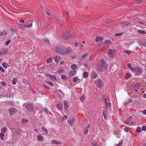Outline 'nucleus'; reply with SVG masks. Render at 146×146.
<instances>
[{
    "mask_svg": "<svg viewBox=\"0 0 146 146\" xmlns=\"http://www.w3.org/2000/svg\"><path fill=\"white\" fill-rule=\"evenodd\" d=\"M55 51L58 53L66 54L71 53L72 50L69 47L66 48L64 46L60 45L57 46L55 48Z\"/></svg>",
    "mask_w": 146,
    "mask_h": 146,
    "instance_id": "1",
    "label": "nucleus"
},
{
    "mask_svg": "<svg viewBox=\"0 0 146 146\" xmlns=\"http://www.w3.org/2000/svg\"><path fill=\"white\" fill-rule=\"evenodd\" d=\"M100 61V62L98 64L96 69L99 72H102L107 69L108 65L104 59H101Z\"/></svg>",
    "mask_w": 146,
    "mask_h": 146,
    "instance_id": "2",
    "label": "nucleus"
},
{
    "mask_svg": "<svg viewBox=\"0 0 146 146\" xmlns=\"http://www.w3.org/2000/svg\"><path fill=\"white\" fill-rule=\"evenodd\" d=\"M95 84H96V86L99 88H101L103 86V82L100 79H98L96 80Z\"/></svg>",
    "mask_w": 146,
    "mask_h": 146,
    "instance_id": "3",
    "label": "nucleus"
},
{
    "mask_svg": "<svg viewBox=\"0 0 146 146\" xmlns=\"http://www.w3.org/2000/svg\"><path fill=\"white\" fill-rule=\"evenodd\" d=\"M133 72H134L136 75L138 76L142 73L143 70L140 68L137 67L135 68L134 71H133Z\"/></svg>",
    "mask_w": 146,
    "mask_h": 146,
    "instance_id": "4",
    "label": "nucleus"
},
{
    "mask_svg": "<svg viewBox=\"0 0 146 146\" xmlns=\"http://www.w3.org/2000/svg\"><path fill=\"white\" fill-rule=\"evenodd\" d=\"M9 112L10 115H12L15 113L17 112V110L15 108L12 107L9 108Z\"/></svg>",
    "mask_w": 146,
    "mask_h": 146,
    "instance_id": "5",
    "label": "nucleus"
},
{
    "mask_svg": "<svg viewBox=\"0 0 146 146\" xmlns=\"http://www.w3.org/2000/svg\"><path fill=\"white\" fill-rule=\"evenodd\" d=\"M26 108L29 112L33 111V108L32 105L30 104H28L26 106Z\"/></svg>",
    "mask_w": 146,
    "mask_h": 146,
    "instance_id": "6",
    "label": "nucleus"
},
{
    "mask_svg": "<svg viewBox=\"0 0 146 146\" xmlns=\"http://www.w3.org/2000/svg\"><path fill=\"white\" fill-rule=\"evenodd\" d=\"M71 33H65L63 35V36H62L64 40H67L71 36Z\"/></svg>",
    "mask_w": 146,
    "mask_h": 146,
    "instance_id": "7",
    "label": "nucleus"
},
{
    "mask_svg": "<svg viewBox=\"0 0 146 146\" xmlns=\"http://www.w3.org/2000/svg\"><path fill=\"white\" fill-rule=\"evenodd\" d=\"M74 118H72V120L68 119L67 121L68 123L71 126H72L74 124L75 122Z\"/></svg>",
    "mask_w": 146,
    "mask_h": 146,
    "instance_id": "8",
    "label": "nucleus"
},
{
    "mask_svg": "<svg viewBox=\"0 0 146 146\" xmlns=\"http://www.w3.org/2000/svg\"><path fill=\"white\" fill-rule=\"evenodd\" d=\"M115 50L111 49H110L108 50V53L109 55L111 57H113L114 55Z\"/></svg>",
    "mask_w": 146,
    "mask_h": 146,
    "instance_id": "9",
    "label": "nucleus"
},
{
    "mask_svg": "<svg viewBox=\"0 0 146 146\" xmlns=\"http://www.w3.org/2000/svg\"><path fill=\"white\" fill-rule=\"evenodd\" d=\"M44 140V137L41 135H39L37 137V140L39 142H42Z\"/></svg>",
    "mask_w": 146,
    "mask_h": 146,
    "instance_id": "10",
    "label": "nucleus"
},
{
    "mask_svg": "<svg viewBox=\"0 0 146 146\" xmlns=\"http://www.w3.org/2000/svg\"><path fill=\"white\" fill-rule=\"evenodd\" d=\"M42 132L44 133V134L47 135L48 134V131L47 129L44 127H42Z\"/></svg>",
    "mask_w": 146,
    "mask_h": 146,
    "instance_id": "11",
    "label": "nucleus"
},
{
    "mask_svg": "<svg viewBox=\"0 0 146 146\" xmlns=\"http://www.w3.org/2000/svg\"><path fill=\"white\" fill-rule=\"evenodd\" d=\"M131 25L130 23H124L120 24H119V25H120L122 27H127L128 26H129V25Z\"/></svg>",
    "mask_w": 146,
    "mask_h": 146,
    "instance_id": "12",
    "label": "nucleus"
},
{
    "mask_svg": "<svg viewBox=\"0 0 146 146\" xmlns=\"http://www.w3.org/2000/svg\"><path fill=\"white\" fill-rule=\"evenodd\" d=\"M90 127V126L89 125L88 126L86 127L84 129L83 132L85 135L88 132V129Z\"/></svg>",
    "mask_w": 146,
    "mask_h": 146,
    "instance_id": "13",
    "label": "nucleus"
},
{
    "mask_svg": "<svg viewBox=\"0 0 146 146\" xmlns=\"http://www.w3.org/2000/svg\"><path fill=\"white\" fill-rule=\"evenodd\" d=\"M64 109L66 111L67 110L68 108V103L66 101L64 102Z\"/></svg>",
    "mask_w": 146,
    "mask_h": 146,
    "instance_id": "14",
    "label": "nucleus"
},
{
    "mask_svg": "<svg viewBox=\"0 0 146 146\" xmlns=\"http://www.w3.org/2000/svg\"><path fill=\"white\" fill-rule=\"evenodd\" d=\"M52 144H60L61 143V142L60 141H56L55 140H52L51 141Z\"/></svg>",
    "mask_w": 146,
    "mask_h": 146,
    "instance_id": "15",
    "label": "nucleus"
},
{
    "mask_svg": "<svg viewBox=\"0 0 146 146\" xmlns=\"http://www.w3.org/2000/svg\"><path fill=\"white\" fill-rule=\"evenodd\" d=\"M54 60L56 62H58L60 60V57L58 56H56L54 57Z\"/></svg>",
    "mask_w": 146,
    "mask_h": 146,
    "instance_id": "16",
    "label": "nucleus"
},
{
    "mask_svg": "<svg viewBox=\"0 0 146 146\" xmlns=\"http://www.w3.org/2000/svg\"><path fill=\"white\" fill-rule=\"evenodd\" d=\"M127 67L130 69L133 72L134 71V68L132 67L131 66V64L130 63L128 64L127 65Z\"/></svg>",
    "mask_w": 146,
    "mask_h": 146,
    "instance_id": "17",
    "label": "nucleus"
},
{
    "mask_svg": "<svg viewBox=\"0 0 146 146\" xmlns=\"http://www.w3.org/2000/svg\"><path fill=\"white\" fill-rule=\"evenodd\" d=\"M107 114V111L106 110H103V115L104 117V118L105 119H107V116L106 115Z\"/></svg>",
    "mask_w": 146,
    "mask_h": 146,
    "instance_id": "18",
    "label": "nucleus"
},
{
    "mask_svg": "<svg viewBox=\"0 0 146 146\" xmlns=\"http://www.w3.org/2000/svg\"><path fill=\"white\" fill-rule=\"evenodd\" d=\"M76 73L75 70H73V71H70L69 74V76H73Z\"/></svg>",
    "mask_w": 146,
    "mask_h": 146,
    "instance_id": "19",
    "label": "nucleus"
},
{
    "mask_svg": "<svg viewBox=\"0 0 146 146\" xmlns=\"http://www.w3.org/2000/svg\"><path fill=\"white\" fill-rule=\"evenodd\" d=\"M92 79H95L98 77V75L95 72L92 73Z\"/></svg>",
    "mask_w": 146,
    "mask_h": 146,
    "instance_id": "20",
    "label": "nucleus"
},
{
    "mask_svg": "<svg viewBox=\"0 0 146 146\" xmlns=\"http://www.w3.org/2000/svg\"><path fill=\"white\" fill-rule=\"evenodd\" d=\"M103 40L102 37L100 36H97L95 38V40L96 42H98L99 41L102 40Z\"/></svg>",
    "mask_w": 146,
    "mask_h": 146,
    "instance_id": "21",
    "label": "nucleus"
},
{
    "mask_svg": "<svg viewBox=\"0 0 146 146\" xmlns=\"http://www.w3.org/2000/svg\"><path fill=\"white\" fill-rule=\"evenodd\" d=\"M1 54H6L8 52V50L7 49H6L5 50H1Z\"/></svg>",
    "mask_w": 146,
    "mask_h": 146,
    "instance_id": "22",
    "label": "nucleus"
},
{
    "mask_svg": "<svg viewBox=\"0 0 146 146\" xmlns=\"http://www.w3.org/2000/svg\"><path fill=\"white\" fill-rule=\"evenodd\" d=\"M33 26L32 23H31L30 25H25L23 26L24 28H30L32 27Z\"/></svg>",
    "mask_w": 146,
    "mask_h": 146,
    "instance_id": "23",
    "label": "nucleus"
},
{
    "mask_svg": "<svg viewBox=\"0 0 146 146\" xmlns=\"http://www.w3.org/2000/svg\"><path fill=\"white\" fill-rule=\"evenodd\" d=\"M57 106L58 108V109L60 110H61L62 109V105L61 104H58L57 105Z\"/></svg>",
    "mask_w": 146,
    "mask_h": 146,
    "instance_id": "24",
    "label": "nucleus"
},
{
    "mask_svg": "<svg viewBox=\"0 0 146 146\" xmlns=\"http://www.w3.org/2000/svg\"><path fill=\"white\" fill-rule=\"evenodd\" d=\"M77 67V66L76 64H73L71 66V68L73 70H75Z\"/></svg>",
    "mask_w": 146,
    "mask_h": 146,
    "instance_id": "25",
    "label": "nucleus"
},
{
    "mask_svg": "<svg viewBox=\"0 0 146 146\" xmlns=\"http://www.w3.org/2000/svg\"><path fill=\"white\" fill-rule=\"evenodd\" d=\"M7 128L6 127H4L3 128H2L1 129L2 133H5L7 130Z\"/></svg>",
    "mask_w": 146,
    "mask_h": 146,
    "instance_id": "26",
    "label": "nucleus"
},
{
    "mask_svg": "<svg viewBox=\"0 0 146 146\" xmlns=\"http://www.w3.org/2000/svg\"><path fill=\"white\" fill-rule=\"evenodd\" d=\"M7 34V32L6 31H4L3 32L0 31V37H2L4 35H6Z\"/></svg>",
    "mask_w": 146,
    "mask_h": 146,
    "instance_id": "27",
    "label": "nucleus"
},
{
    "mask_svg": "<svg viewBox=\"0 0 146 146\" xmlns=\"http://www.w3.org/2000/svg\"><path fill=\"white\" fill-rule=\"evenodd\" d=\"M137 32L141 34H145L146 33L145 31L144 30H138Z\"/></svg>",
    "mask_w": 146,
    "mask_h": 146,
    "instance_id": "28",
    "label": "nucleus"
},
{
    "mask_svg": "<svg viewBox=\"0 0 146 146\" xmlns=\"http://www.w3.org/2000/svg\"><path fill=\"white\" fill-rule=\"evenodd\" d=\"M17 81V79L16 78H13V80H12V83L13 84L15 85L16 84Z\"/></svg>",
    "mask_w": 146,
    "mask_h": 146,
    "instance_id": "29",
    "label": "nucleus"
},
{
    "mask_svg": "<svg viewBox=\"0 0 146 146\" xmlns=\"http://www.w3.org/2000/svg\"><path fill=\"white\" fill-rule=\"evenodd\" d=\"M88 76V74L87 72H84L83 73V77L84 78H86Z\"/></svg>",
    "mask_w": 146,
    "mask_h": 146,
    "instance_id": "30",
    "label": "nucleus"
},
{
    "mask_svg": "<svg viewBox=\"0 0 146 146\" xmlns=\"http://www.w3.org/2000/svg\"><path fill=\"white\" fill-rule=\"evenodd\" d=\"M2 65H3V66L5 68H7V64L6 62H3L2 63Z\"/></svg>",
    "mask_w": 146,
    "mask_h": 146,
    "instance_id": "31",
    "label": "nucleus"
},
{
    "mask_svg": "<svg viewBox=\"0 0 146 146\" xmlns=\"http://www.w3.org/2000/svg\"><path fill=\"white\" fill-rule=\"evenodd\" d=\"M4 133H0V138L2 140H4L3 137L4 136Z\"/></svg>",
    "mask_w": 146,
    "mask_h": 146,
    "instance_id": "32",
    "label": "nucleus"
},
{
    "mask_svg": "<svg viewBox=\"0 0 146 146\" xmlns=\"http://www.w3.org/2000/svg\"><path fill=\"white\" fill-rule=\"evenodd\" d=\"M92 146H98L95 141L94 140L92 141Z\"/></svg>",
    "mask_w": 146,
    "mask_h": 146,
    "instance_id": "33",
    "label": "nucleus"
},
{
    "mask_svg": "<svg viewBox=\"0 0 146 146\" xmlns=\"http://www.w3.org/2000/svg\"><path fill=\"white\" fill-rule=\"evenodd\" d=\"M44 112L46 113L47 114V115H49L48 114L49 112H48V109L47 108H44Z\"/></svg>",
    "mask_w": 146,
    "mask_h": 146,
    "instance_id": "34",
    "label": "nucleus"
},
{
    "mask_svg": "<svg viewBox=\"0 0 146 146\" xmlns=\"http://www.w3.org/2000/svg\"><path fill=\"white\" fill-rule=\"evenodd\" d=\"M50 78L51 79L53 80H56V76L54 75H51Z\"/></svg>",
    "mask_w": 146,
    "mask_h": 146,
    "instance_id": "35",
    "label": "nucleus"
},
{
    "mask_svg": "<svg viewBox=\"0 0 146 146\" xmlns=\"http://www.w3.org/2000/svg\"><path fill=\"white\" fill-rule=\"evenodd\" d=\"M135 1L136 3L138 4H141L143 1V0H135Z\"/></svg>",
    "mask_w": 146,
    "mask_h": 146,
    "instance_id": "36",
    "label": "nucleus"
},
{
    "mask_svg": "<svg viewBox=\"0 0 146 146\" xmlns=\"http://www.w3.org/2000/svg\"><path fill=\"white\" fill-rule=\"evenodd\" d=\"M68 119V117L66 115H64L63 117H62L61 121H63L66 120Z\"/></svg>",
    "mask_w": 146,
    "mask_h": 146,
    "instance_id": "37",
    "label": "nucleus"
},
{
    "mask_svg": "<svg viewBox=\"0 0 146 146\" xmlns=\"http://www.w3.org/2000/svg\"><path fill=\"white\" fill-rule=\"evenodd\" d=\"M131 76V74L129 73H127L125 76V78L126 79H128L129 77H130Z\"/></svg>",
    "mask_w": 146,
    "mask_h": 146,
    "instance_id": "38",
    "label": "nucleus"
},
{
    "mask_svg": "<svg viewBox=\"0 0 146 146\" xmlns=\"http://www.w3.org/2000/svg\"><path fill=\"white\" fill-rule=\"evenodd\" d=\"M84 98H85V96L84 95H83L82 96L80 97V100L82 102H83L84 101V100H85Z\"/></svg>",
    "mask_w": 146,
    "mask_h": 146,
    "instance_id": "39",
    "label": "nucleus"
},
{
    "mask_svg": "<svg viewBox=\"0 0 146 146\" xmlns=\"http://www.w3.org/2000/svg\"><path fill=\"white\" fill-rule=\"evenodd\" d=\"M136 132L137 133H140L141 131L140 127H138L136 130Z\"/></svg>",
    "mask_w": 146,
    "mask_h": 146,
    "instance_id": "40",
    "label": "nucleus"
},
{
    "mask_svg": "<svg viewBox=\"0 0 146 146\" xmlns=\"http://www.w3.org/2000/svg\"><path fill=\"white\" fill-rule=\"evenodd\" d=\"M88 55V54L87 53L84 54L83 55H82L81 57V58L82 59L84 58L87 56Z\"/></svg>",
    "mask_w": 146,
    "mask_h": 146,
    "instance_id": "41",
    "label": "nucleus"
},
{
    "mask_svg": "<svg viewBox=\"0 0 146 146\" xmlns=\"http://www.w3.org/2000/svg\"><path fill=\"white\" fill-rule=\"evenodd\" d=\"M111 104L110 102H108L106 105V108H111Z\"/></svg>",
    "mask_w": 146,
    "mask_h": 146,
    "instance_id": "42",
    "label": "nucleus"
},
{
    "mask_svg": "<svg viewBox=\"0 0 146 146\" xmlns=\"http://www.w3.org/2000/svg\"><path fill=\"white\" fill-rule=\"evenodd\" d=\"M52 58H49L46 60V62L48 63H50L52 61Z\"/></svg>",
    "mask_w": 146,
    "mask_h": 146,
    "instance_id": "43",
    "label": "nucleus"
},
{
    "mask_svg": "<svg viewBox=\"0 0 146 146\" xmlns=\"http://www.w3.org/2000/svg\"><path fill=\"white\" fill-rule=\"evenodd\" d=\"M78 80V77H75L73 78V81L74 82H77Z\"/></svg>",
    "mask_w": 146,
    "mask_h": 146,
    "instance_id": "44",
    "label": "nucleus"
},
{
    "mask_svg": "<svg viewBox=\"0 0 146 146\" xmlns=\"http://www.w3.org/2000/svg\"><path fill=\"white\" fill-rule=\"evenodd\" d=\"M56 19L57 20H58L59 21V23L61 24L62 22V21L61 20V19L59 18V17H57L56 18Z\"/></svg>",
    "mask_w": 146,
    "mask_h": 146,
    "instance_id": "45",
    "label": "nucleus"
},
{
    "mask_svg": "<svg viewBox=\"0 0 146 146\" xmlns=\"http://www.w3.org/2000/svg\"><path fill=\"white\" fill-rule=\"evenodd\" d=\"M0 70L2 73H4L5 72V70L4 69L2 66L0 67Z\"/></svg>",
    "mask_w": 146,
    "mask_h": 146,
    "instance_id": "46",
    "label": "nucleus"
},
{
    "mask_svg": "<svg viewBox=\"0 0 146 146\" xmlns=\"http://www.w3.org/2000/svg\"><path fill=\"white\" fill-rule=\"evenodd\" d=\"M22 122L23 123H26L28 122V120L27 119H23L22 120Z\"/></svg>",
    "mask_w": 146,
    "mask_h": 146,
    "instance_id": "47",
    "label": "nucleus"
},
{
    "mask_svg": "<svg viewBox=\"0 0 146 146\" xmlns=\"http://www.w3.org/2000/svg\"><path fill=\"white\" fill-rule=\"evenodd\" d=\"M129 128L128 127H125L124 128V130L126 132H127L129 131Z\"/></svg>",
    "mask_w": 146,
    "mask_h": 146,
    "instance_id": "48",
    "label": "nucleus"
},
{
    "mask_svg": "<svg viewBox=\"0 0 146 146\" xmlns=\"http://www.w3.org/2000/svg\"><path fill=\"white\" fill-rule=\"evenodd\" d=\"M19 132H17V133H13L12 137H15L16 136H17V135H18L19 134Z\"/></svg>",
    "mask_w": 146,
    "mask_h": 146,
    "instance_id": "49",
    "label": "nucleus"
},
{
    "mask_svg": "<svg viewBox=\"0 0 146 146\" xmlns=\"http://www.w3.org/2000/svg\"><path fill=\"white\" fill-rule=\"evenodd\" d=\"M44 42L47 44L49 43V41L47 38H44Z\"/></svg>",
    "mask_w": 146,
    "mask_h": 146,
    "instance_id": "50",
    "label": "nucleus"
},
{
    "mask_svg": "<svg viewBox=\"0 0 146 146\" xmlns=\"http://www.w3.org/2000/svg\"><path fill=\"white\" fill-rule=\"evenodd\" d=\"M61 78L62 79L64 80H66L67 79V78L66 77L65 75H62L61 76Z\"/></svg>",
    "mask_w": 146,
    "mask_h": 146,
    "instance_id": "51",
    "label": "nucleus"
},
{
    "mask_svg": "<svg viewBox=\"0 0 146 146\" xmlns=\"http://www.w3.org/2000/svg\"><path fill=\"white\" fill-rule=\"evenodd\" d=\"M10 42V40H7L5 42V44L6 45H8Z\"/></svg>",
    "mask_w": 146,
    "mask_h": 146,
    "instance_id": "52",
    "label": "nucleus"
},
{
    "mask_svg": "<svg viewBox=\"0 0 146 146\" xmlns=\"http://www.w3.org/2000/svg\"><path fill=\"white\" fill-rule=\"evenodd\" d=\"M122 34H123V32H121V33H116L115 34V36H119L121 35Z\"/></svg>",
    "mask_w": 146,
    "mask_h": 146,
    "instance_id": "53",
    "label": "nucleus"
},
{
    "mask_svg": "<svg viewBox=\"0 0 146 146\" xmlns=\"http://www.w3.org/2000/svg\"><path fill=\"white\" fill-rule=\"evenodd\" d=\"M47 83L50 86H52L53 84V83L50 81H48Z\"/></svg>",
    "mask_w": 146,
    "mask_h": 146,
    "instance_id": "54",
    "label": "nucleus"
},
{
    "mask_svg": "<svg viewBox=\"0 0 146 146\" xmlns=\"http://www.w3.org/2000/svg\"><path fill=\"white\" fill-rule=\"evenodd\" d=\"M133 119V117L132 116H130L127 119V121H129L130 122V121Z\"/></svg>",
    "mask_w": 146,
    "mask_h": 146,
    "instance_id": "55",
    "label": "nucleus"
},
{
    "mask_svg": "<svg viewBox=\"0 0 146 146\" xmlns=\"http://www.w3.org/2000/svg\"><path fill=\"white\" fill-rule=\"evenodd\" d=\"M1 82L2 85L4 86H5L6 85V82H3V81H2Z\"/></svg>",
    "mask_w": 146,
    "mask_h": 146,
    "instance_id": "56",
    "label": "nucleus"
},
{
    "mask_svg": "<svg viewBox=\"0 0 146 146\" xmlns=\"http://www.w3.org/2000/svg\"><path fill=\"white\" fill-rule=\"evenodd\" d=\"M17 132H19V130L18 129H15L13 133H17Z\"/></svg>",
    "mask_w": 146,
    "mask_h": 146,
    "instance_id": "57",
    "label": "nucleus"
},
{
    "mask_svg": "<svg viewBox=\"0 0 146 146\" xmlns=\"http://www.w3.org/2000/svg\"><path fill=\"white\" fill-rule=\"evenodd\" d=\"M141 129L143 131L146 130V126H143L142 127Z\"/></svg>",
    "mask_w": 146,
    "mask_h": 146,
    "instance_id": "58",
    "label": "nucleus"
},
{
    "mask_svg": "<svg viewBox=\"0 0 146 146\" xmlns=\"http://www.w3.org/2000/svg\"><path fill=\"white\" fill-rule=\"evenodd\" d=\"M124 52L125 53L129 55L130 53V52L128 50H125Z\"/></svg>",
    "mask_w": 146,
    "mask_h": 146,
    "instance_id": "59",
    "label": "nucleus"
},
{
    "mask_svg": "<svg viewBox=\"0 0 146 146\" xmlns=\"http://www.w3.org/2000/svg\"><path fill=\"white\" fill-rule=\"evenodd\" d=\"M40 70H44L46 68V67L45 66H43V67H41L40 68Z\"/></svg>",
    "mask_w": 146,
    "mask_h": 146,
    "instance_id": "60",
    "label": "nucleus"
},
{
    "mask_svg": "<svg viewBox=\"0 0 146 146\" xmlns=\"http://www.w3.org/2000/svg\"><path fill=\"white\" fill-rule=\"evenodd\" d=\"M122 143V142H119V143L117 144L116 145V146H121Z\"/></svg>",
    "mask_w": 146,
    "mask_h": 146,
    "instance_id": "61",
    "label": "nucleus"
},
{
    "mask_svg": "<svg viewBox=\"0 0 146 146\" xmlns=\"http://www.w3.org/2000/svg\"><path fill=\"white\" fill-rule=\"evenodd\" d=\"M45 13L47 14V15L48 16V18L49 19V17H50V14L47 11H45Z\"/></svg>",
    "mask_w": 146,
    "mask_h": 146,
    "instance_id": "62",
    "label": "nucleus"
},
{
    "mask_svg": "<svg viewBox=\"0 0 146 146\" xmlns=\"http://www.w3.org/2000/svg\"><path fill=\"white\" fill-rule=\"evenodd\" d=\"M19 22L21 23H23L24 22V21L23 19H21L19 20Z\"/></svg>",
    "mask_w": 146,
    "mask_h": 146,
    "instance_id": "63",
    "label": "nucleus"
},
{
    "mask_svg": "<svg viewBox=\"0 0 146 146\" xmlns=\"http://www.w3.org/2000/svg\"><path fill=\"white\" fill-rule=\"evenodd\" d=\"M125 123L127 124H129V123H133L131 121H130H130H127V119L126 121L125 122Z\"/></svg>",
    "mask_w": 146,
    "mask_h": 146,
    "instance_id": "64",
    "label": "nucleus"
}]
</instances>
